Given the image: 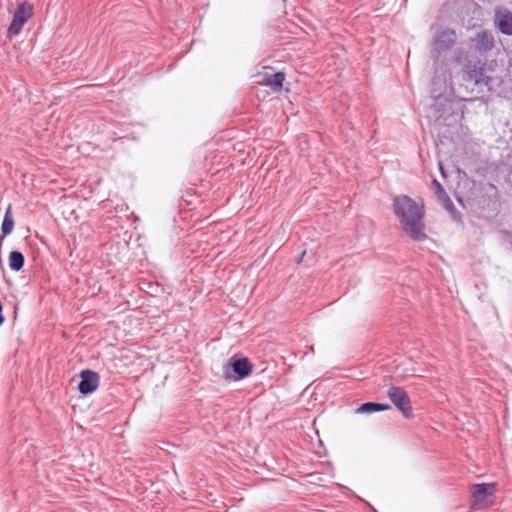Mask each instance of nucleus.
I'll return each instance as SVG.
<instances>
[{"label": "nucleus", "mask_w": 512, "mask_h": 512, "mask_svg": "<svg viewBox=\"0 0 512 512\" xmlns=\"http://www.w3.org/2000/svg\"><path fill=\"white\" fill-rule=\"evenodd\" d=\"M394 213L398 218L402 229L411 238L417 241L426 238L423 224L422 207L406 195L394 198Z\"/></svg>", "instance_id": "obj_1"}, {"label": "nucleus", "mask_w": 512, "mask_h": 512, "mask_svg": "<svg viewBox=\"0 0 512 512\" xmlns=\"http://www.w3.org/2000/svg\"><path fill=\"white\" fill-rule=\"evenodd\" d=\"M495 483L474 484L471 487L472 508L484 509L494 503Z\"/></svg>", "instance_id": "obj_2"}, {"label": "nucleus", "mask_w": 512, "mask_h": 512, "mask_svg": "<svg viewBox=\"0 0 512 512\" xmlns=\"http://www.w3.org/2000/svg\"><path fill=\"white\" fill-rule=\"evenodd\" d=\"M33 16V6L27 2L18 5L13 15V20L8 29L9 36L20 34L25 23Z\"/></svg>", "instance_id": "obj_3"}, {"label": "nucleus", "mask_w": 512, "mask_h": 512, "mask_svg": "<svg viewBox=\"0 0 512 512\" xmlns=\"http://www.w3.org/2000/svg\"><path fill=\"white\" fill-rule=\"evenodd\" d=\"M456 42V34L453 30L445 29L437 33L433 44L432 53L439 57L442 53L449 50Z\"/></svg>", "instance_id": "obj_4"}, {"label": "nucleus", "mask_w": 512, "mask_h": 512, "mask_svg": "<svg viewBox=\"0 0 512 512\" xmlns=\"http://www.w3.org/2000/svg\"><path fill=\"white\" fill-rule=\"evenodd\" d=\"M388 397L393 404L403 413L405 417L411 415V404L407 393L400 387H391L388 390Z\"/></svg>", "instance_id": "obj_5"}, {"label": "nucleus", "mask_w": 512, "mask_h": 512, "mask_svg": "<svg viewBox=\"0 0 512 512\" xmlns=\"http://www.w3.org/2000/svg\"><path fill=\"white\" fill-rule=\"evenodd\" d=\"M494 24L502 34L512 36V12L510 10L503 7L496 8Z\"/></svg>", "instance_id": "obj_6"}, {"label": "nucleus", "mask_w": 512, "mask_h": 512, "mask_svg": "<svg viewBox=\"0 0 512 512\" xmlns=\"http://www.w3.org/2000/svg\"><path fill=\"white\" fill-rule=\"evenodd\" d=\"M81 380L78 389L82 394H89L95 391L99 385V376L96 372L91 370H84L81 372Z\"/></svg>", "instance_id": "obj_7"}, {"label": "nucleus", "mask_w": 512, "mask_h": 512, "mask_svg": "<svg viewBox=\"0 0 512 512\" xmlns=\"http://www.w3.org/2000/svg\"><path fill=\"white\" fill-rule=\"evenodd\" d=\"M284 80L285 75L281 72L264 73L259 75L258 83L269 86L274 91H280Z\"/></svg>", "instance_id": "obj_8"}, {"label": "nucleus", "mask_w": 512, "mask_h": 512, "mask_svg": "<svg viewBox=\"0 0 512 512\" xmlns=\"http://www.w3.org/2000/svg\"><path fill=\"white\" fill-rule=\"evenodd\" d=\"M232 370L238 378H244L251 373L252 367L247 358H240L232 361Z\"/></svg>", "instance_id": "obj_9"}, {"label": "nucleus", "mask_w": 512, "mask_h": 512, "mask_svg": "<svg viewBox=\"0 0 512 512\" xmlns=\"http://www.w3.org/2000/svg\"><path fill=\"white\" fill-rule=\"evenodd\" d=\"M476 46L479 50L488 51L494 46V38L490 32L482 31L476 35Z\"/></svg>", "instance_id": "obj_10"}, {"label": "nucleus", "mask_w": 512, "mask_h": 512, "mask_svg": "<svg viewBox=\"0 0 512 512\" xmlns=\"http://www.w3.org/2000/svg\"><path fill=\"white\" fill-rule=\"evenodd\" d=\"M390 408V405L388 404H381V403H374V402H367L362 405H360L356 409V413L359 414H371L378 411L387 410Z\"/></svg>", "instance_id": "obj_11"}, {"label": "nucleus", "mask_w": 512, "mask_h": 512, "mask_svg": "<svg viewBox=\"0 0 512 512\" xmlns=\"http://www.w3.org/2000/svg\"><path fill=\"white\" fill-rule=\"evenodd\" d=\"M24 256L19 251H12L9 254V267L13 271H19L23 268Z\"/></svg>", "instance_id": "obj_12"}, {"label": "nucleus", "mask_w": 512, "mask_h": 512, "mask_svg": "<svg viewBox=\"0 0 512 512\" xmlns=\"http://www.w3.org/2000/svg\"><path fill=\"white\" fill-rule=\"evenodd\" d=\"M13 228H14V220H13V217L11 214V206L9 205L5 212L4 219L2 222V226H1V231H2L3 236H8L9 234H11L13 231Z\"/></svg>", "instance_id": "obj_13"}, {"label": "nucleus", "mask_w": 512, "mask_h": 512, "mask_svg": "<svg viewBox=\"0 0 512 512\" xmlns=\"http://www.w3.org/2000/svg\"><path fill=\"white\" fill-rule=\"evenodd\" d=\"M467 75H468V78L470 80L474 81L475 83H480L483 80L482 69H480L479 71L476 69H474V70L468 69Z\"/></svg>", "instance_id": "obj_14"}, {"label": "nucleus", "mask_w": 512, "mask_h": 512, "mask_svg": "<svg viewBox=\"0 0 512 512\" xmlns=\"http://www.w3.org/2000/svg\"><path fill=\"white\" fill-rule=\"evenodd\" d=\"M433 185H434V187H435V190H436V192H437V194H438L439 198H440L441 200H444V201H446V200H447V201H449V202H450V200H449V198H448V196H447L446 192L444 191V189H443L442 185H441L437 180H435V179L433 180Z\"/></svg>", "instance_id": "obj_15"}, {"label": "nucleus", "mask_w": 512, "mask_h": 512, "mask_svg": "<svg viewBox=\"0 0 512 512\" xmlns=\"http://www.w3.org/2000/svg\"><path fill=\"white\" fill-rule=\"evenodd\" d=\"M439 168H440L442 175H444V171H443V167H442L441 163L439 164Z\"/></svg>", "instance_id": "obj_16"}]
</instances>
